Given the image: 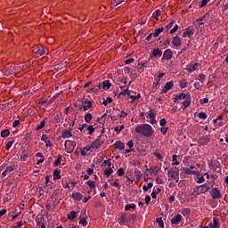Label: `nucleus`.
<instances>
[{
    "label": "nucleus",
    "instance_id": "nucleus-49",
    "mask_svg": "<svg viewBox=\"0 0 228 228\" xmlns=\"http://www.w3.org/2000/svg\"><path fill=\"white\" fill-rule=\"evenodd\" d=\"M126 174V172L124 171V168L120 167L118 169L117 171V175H118V177H122V175H124Z\"/></svg>",
    "mask_w": 228,
    "mask_h": 228
},
{
    "label": "nucleus",
    "instance_id": "nucleus-42",
    "mask_svg": "<svg viewBox=\"0 0 228 228\" xmlns=\"http://www.w3.org/2000/svg\"><path fill=\"white\" fill-rule=\"evenodd\" d=\"M136 218H137L136 214H131L128 216L127 220L128 222H132L133 224H134V222H136Z\"/></svg>",
    "mask_w": 228,
    "mask_h": 228
},
{
    "label": "nucleus",
    "instance_id": "nucleus-7",
    "mask_svg": "<svg viewBox=\"0 0 228 228\" xmlns=\"http://www.w3.org/2000/svg\"><path fill=\"white\" fill-rule=\"evenodd\" d=\"M177 176H179V167H175V168H170L168 171V177L175 179Z\"/></svg>",
    "mask_w": 228,
    "mask_h": 228
},
{
    "label": "nucleus",
    "instance_id": "nucleus-60",
    "mask_svg": "<svg viewBox=\"0 0 228 228\" xmlns=\"http://www.w3.org/2000/svg\"><path fill=\"white\" fill-rule=\"evenodd\" d=\"M41 140H42V142H47L49 140V137H48L47 134H43L42 136H41Z\"/></svg>",
    "mask_w": 228,
    "mask_h": 228
},
{
    "label": "nucleus",
    "instance_id": "nucleus-19",
    "mask_svg": "<svg viewBox=\"0 0 228 228\" xmlns=\"http://www.w3.org/2000/svg\"><path fill=\"white\" fill-rule=\"evenodd\" d=\"M199 62L194 63L193 65H188L186 68L187 72L191 73L194 70H197V67H199Z\"/></svg>",
    "mask_w": 228,
    "mask_h": 228
},
{
    "label": "nucleus",
    "instance_id": "nucleus-35",
    "mask_svg": "<svg viewBox=\"0 0 228 228\" xmlns=\"http://www.w3.org/2000/svg\"><path fill=\"white\" fill-rule=\"evenodd\" d=\"M77 213L76 211H71L68 215V220H75V218H77Z\"/></svg>",
    "mask_w": 228,
    "mask_h": 228
},
{
    "label": "nucleus",
    "instance_id": "nucleus-20",
    "mask_svg": "<svg viewBox=\"0 0 228 228\" xmlns=\"http://www.w3.org/2000/svg\"><path fill=\"white\" fill-rule=\"evenodd\" d=\"M172 45L175 47H179L181 45V37H179V36H176L173 38Z\"/></svg>",
    "mask_w": 228,
    "mask_h": 228
},
{
    "label": "nucleus",
    "instance_id": "nucleus-52",
    "mask_svg": "<svg viewBox=\"0 0 228 228\" xmlns=\"http://www.w3.org/2000/svg\"><path fill=\"white\" fill-rule=\"evenodd\" d=\"M61 163V155H59L57 159L53 162L54 167H58Z\"/></svg>",
    "mask_w": 228,
    "mask_h": 228
},
{
    "label": "nucleus",
    "instance_id": "nucleus-55",
    "mask_svg": "<svg viewBox=\"0 0 228 228\" xmlns=\"http://www.w3.org/2000/svg\"><path fill=\"white\" fill-rule=\"evenodd\" d=\"M186 86H188V82H186V80H182L180 82V88H186Z\"/></svg>",
    "mask_w": 228,
    "mask_h": 228
},
{
    "label": "nucleus",
    "instance_id": "nucleus-8",
    "mask_svg": "<svg viewBox=\"0 0 228 228\" xmlns=\"http://www.w3.org/2000/svg\"><path fill=\"white\" fill-rule=\"evenodd\" d=\"M174 56V53L170 50V49H167L166 51H164L163 53V56H162V61H169V60Z\"/></svg>",
    "mask_w": 228,
    "mask_h": 228
},
{
    "label": "nucleus",
    "instance_id": "nucleus-31",
    "mask_svg": "<svg viewBox=\"0 0 228 228\" xmlns=\"http://www.w3.org/2000/svg\"><path fill=\"white\" fill-rule=\"evenodd\" d=\"M113 168H115L114 166L110 167L109 168L105 169V170H104V175H105L107 177H110V175H111V174H113Z\"/></svg>",
    "mask_w": 228,
    "mask_h": 228
},
{
    "label": "nucleus",
    "instance_id": "nucleus-24",
    "mask_svg": "<svg viewBox=\"0 0 228 228\" xmlns=\"http://www.w3.org/2000/svg\"><path fill=\"white\" fill-rule=\"evenodd\" d=\"M183 172L186 175H196L197 171L191 170L190 167H183Z\"/></svg>",
    "mask_w": 228,
    "mask_h": 228
},
{
    "label": "nucleus",
    "instance_id": "nucleus-29",
    "mask_svg": "<svg viewBox=\"0 0 228 228\" xmlns=\"http://www.w3.org/2000/svg\"><path fill=\"white\" fill-rule=\"evenodd\" d=\"M47 120V118H45L44 120L40 122V124L37 125L36 127V131H40V129H44L45 127V121Z\"/></svg>",
    "mask_w": 228,
    "mask_h": 228
},
{
    "label": "nucleus",
    "instance_id": "nucleus-59",
    "mask_svg": "<svg viewBox=\"0 0 228 228\" xmlns=\"http://www.w3.org/2000/svg\"><path fill=\"white\" fill-rule=\"evenodd\" d=\"M173 162L172 165H179V161H177V155H173Z\"/></svg>",
    "mask_w": 228,
    "mask_h": 228
},
{
    "label": "nucleus",
    "instance_id": "nucleus-32",
    "mask_svg": "<svg viewBox=\"0 0 228 228\" xmlns=\"http://www.w3.org/2000/svg\"><path fill=\"white\" fill-rule=\"evenodd\" d=\"M15 143V138H11V140L6 143L5 149L6 151H10L12 149V146Z\"/></svg>",
    "mask_w": 228,
    "mask_h": 228
},
{
    "label": "nucleus",
    "instance_id": "nucleus-23",
    "mask_svg": "<svg viewBox=\"0 0 228 228\" xmlns=\"http://www.w3.org/2000/svg\"><path fill=\"white\" fill-rule=\"evenodd\" d=\"M71 197H72V199H73L74 200L79 201V200H82V199H83V194H81V192H73V193L71 194Z\"/></svg>",
    "mask_w": 228,
    "mask_h": 228
},
{
    "label": "nucleus",
    "instance_id": "nucleus-44",
    "mask_svg": "<svg viewBox=\"0 0 228 228\" xmlns=\"http://www.w3.org/2000/svg\"><path fill=\"white\" fill-rule=\"evenodd\" d=\"M86 184H87V186H89V188H91V190H95V182H94V181H87L86 183Z\"/></svg>",
    "mask_w": 228,
    "mask_h": 228
},
{
    "label": "nucleus",
    "instance_id": "nucleus-11",
    "mask_svg": "<svg viewBox=\"0 0 228 228\" xmlns=\"http://www.w3.org/2000/svg\"><path fill=\"white\" fill-rule=\"evenodd\" d=\"M183 220V216L181 214H177L171 219L172 225H179V222Z\"/></svg>",
    "mask_w": 228,
    "mask_h": 228
},
{
    "label": "nucleus",
    "instance_id": "nucleus-57",
    "mask_svg": "<svg viewBox=\"0 0 228 228\" xmlns=\"http://www.w3.org/2000/svg\"><path fill=\"white\" fill-rule=\"evenodd\" d=\"M179 29V25H175V27L169 31L170 35H174Z\"/></svg>",
    "mask_w": 228,
    "mask_h": 228
},
{
    "label": "nucleus",
    "instance_id": "nucleus-41",
    "mask_svg": "<svg viewBox=\"0 0 228 228\" xmlns=\"http://www.w3.org/2000/svg\"><path fill=\"white\" fill-rule=\"evenodd\" d=\"M156 222H157V224H159V226L160 228H165V223H163V218L158 217V218L156 219Z\"/></svg>",
    "mask_w": 228,
    "mask_h": 228
},
{
    "label": "nucleus",
    "instance_id": "nucleus-16",
    "mask_svg": "<svg viewBox=\"0 0 228 228\" xmlns=\"http://www.w3.org/2000/svg\"><path fill=\"white\" fill-rule=\"evenodd\" d=\"M94 150L91 145H86L80 151L81 156H86V152H92Z\"/></svg>",
    "mask_w": 228,
    "mask_h": 228
},
{
    "label": "nucleus",
    "instance_id": "nucleus-27",
    "mask_svg": "<svg viewBox=\"0 0 228 228\" xmlns=\"http://www.w3.org/2000/svg\"><path fill=\"white\" fill-rule=\"evenodd\" d=\"M14 167L13 166H9L7 167L2 173V177H6V174H8V172H13Z\"/></svg>",
    "mask_w": 228,
    "mask_h": 228
},
{
    "label": "nucleus",
    "instance_id": "nucleus-48",
    "mask_svg": "<svg viewBox=\"0 0 228 228\" xmlns=\"http://www.w3.org/2000/svg\"><path fill=\"white\" fill-rule=\"evenodd\" d=\"M198 79L199 81H200V83L204 84V81H206V75H204L203 73L200 74L198 76Z\"/></svg>",
    "mask_w": 228,
    "mask_h": 228
},
{
    "label": "nucleus",
    "instance_id": "nucleus-58",
    "mask_svg": "<svg viewBox=\"0 0 228 228\" xmlns=\"http://www.w3.org/2000/svg\"><path fill=\"white\" fill-rule=\"evenodd\" d=\"M151 174H154V175H157L158 173L159 172V169H158V167H155L154 168H151Z\"/></svg>",
    "mask_w": 228,
    "mask_h": 228
},
{
    "label": "nucleus",
    "instance_id": "nucleus-61",
    "mask_svg": "<svg viewBox=\"0 0 228 228\" xmlns=\"http://www.w3.org/2000/svg\"><path fill=\"white\" fill-rule=\"evenodd\" d=\"M112 186H114V188H120V183H118V179H116L114 181V183H112Z\"/></svg>",
    "mask_w": 228,
    "mask_h": 228
},
{
    "label": "nucleus",
    "instance_id": "nucleus-26",
    "mask_svg": "<svg viewBox=\"0 0 228 228\" xmlns=\"http://www.w3.org/2000/svg\"><path fill=\"white\" fill-rule=\"evenodd\" d=\"M152 56L155 58H158V56L161 57L163 56V52L159 50V48L152 50Z\"/></svg>",
    "mask_w": 228,
    "mask_h": 228
},
{
    "label": "nucleus",
    "instance_id": "nucleus-53",
    "mask_svg": "<svg viewBox=\"0 0 228 228\" xmlns=\"http://www.w3.org/2000/svg\"><path fill=\"white\" fill-rule=\"evenodd\" d=\"M79 225H84V226L88 225V221H86V218L80 219Z\"/></svg>",
    "mask_w": 228,
    "mask_h": 228
},
{
    "label": "nucleus",
    "instance_id": "nucleus-62",
    "mask_svg": "<svg viewBox=\"0 0 228 228\" xmlns=\"http://www.w3.org/2000/svg\"><path fill=\"white\" fill-rule=\"evenodd\" d=\"M159 126H161V127L167 126V119L166 118L160 119Z\"/></svg>",
    "mask_w": 228,
    "mask_h": 228
},
{
    "label": "nucleus",
    "instance_id": "nucleus-2",
    "mask_svg": "<svg viewBox=\"0 0 228 228\" xmlns=\"http://www.w3.org/2000/svg\"><path fill=\"white\" fill-rule=\"evenodd\" d=\"M211 186L208 183L201 184L200 186H196L191 192L192 197H199V195H202V193H208Z\"/></svg>",
    "mask_w": 228,
    "mask_h": 228
},
{
    "label": "nucleus",
    "instance_id": "nucleus-30",
    "mask_svg": "<svg viewBox=\"0 0 228 228\" xmlns=\"http://www.w3.org/2000/svg\"><path fill=\"white\" fill-rule=\"evenodd\" d=\"M181 214L183 215V216H189L190 215H191V209L188 208H183Z\"/></svg>",
    "mask_w": 228,
    "mask_h": 228
},
{
    "label": "nucleus",
    "instance_id": "nucleus-47",
    "mask_svg": "<svg viewBox=\"0 0 228 228\" xmlns=\"http://www.w3.org/2000/svg\"><path fill=\"white\" fill-rule=\"evenodd\" d=\"M198 117H199V118H201L202 120H206V118H208V114H206V112H200Z\"/></svg>",
    "mask_w": 228,
    "mask_h": 228
},
{
    "label": "nucleus",
    "instance_id": "nucleus-64",
    "mask_svg": "<svg viewBox=\"0 0 228 228\" xmlns=\"http://www.w3.org/2000/svg\"><path fill=\"white\" fill-rule=\"evenodd\" d=\"M168 131V127H161L160 128V133H162V134H167V132Z\"/></svg>",
    "mask_w": 228,
    "mask_h": 228
},
{
    "label": "nucleus",
    "instance_id": "nucleus-63",
    "mask_svg": "<svg viewBox=\"0 0 228 228\" xmlns=\"http://www.w3.org/2000/svg\"><path fill=\"white\" fill-rule=\"evenodd\" d=\"M154 156H156L157 159H163V156L159 152H154Z\"/></svg>",
    "mask_w": 228,
    "mask_h": 228
},
{
    "label": "nucleus",
    "instance_id": "nucleus-37",
    "mask_svg": "<svg viewBox=\"0 0 228 228\" xmlns=\"http://www.w3.org/2000/svg\"><path fill=\"white\" fill-rule=\"evenodd\" d=\"M130 209H136V205L132 203L125 206V211H130Z\"/></svg>",
    "mask_w": 228,
    "mask_h": 228
},
{
    "label": "nucleus",
    "instance_id": "nucleus-10",
    "mask_svg": "<svg viewBox=\"0 0 228 228\" xmlns=\"http://www.w3.org/2000/svg\"><path fill=\"white\" fill-rule=\"evenodd\" d=\"M193 35H194L193 27H189L185 28V31L183 33V37L186 38V37H188V38H191Z\"/></svg>",
    "mask_w": 228,
    "mask_h": 228
},
{
    "label": "nucleus",
    "instance_id": "nucleus-45",
    "mask_svg": "<svg viewBox=\"0 0 228 228\" xmlns=\"http://www.w3.org/2000/svg\"><path fill=\"white\" fill-rule=\"evenodd\" d=\"M124 0H113L112 8H117V6H118V4H122Z\"/></svg>",
    "mask_w": 228,
    "mask_h": 228
},
{
    "label": "nucleus",
    "instance_id": "nucleus-1",
    "mask_svg": "<svg viewBox=\"0 0 228 228\" xmlns=\"http://www.w3.org/2000/svg\"><path fill=\"white\" fill-rule=\"evenodd\" d=\"M135 133L142 134L144 138H151L154 134V130L151 125L143 124L135 127Z\"/></svg>",
    "mask_w": 228,
    "mask_h": 228
},
{
    "label": "nucleus",
    "instance_id": "nucleus-51",
    "mask_svg": "<svg viewBox=\"0 0 228 228\" xmlns=\"http://www.w3.org/2000/svg\"><path fill=\"white\" fill-rule=\"evenodd\" d=\"M146 63H147V61H141V62L139 63V65H140L139 70L143 71V69H147V66H145Z\"/></svg>",
    "mask_w": 228,
    "mask_h": 228
},
{
    "label": "nucleus",
    "instance_id": "nucleus-50",
    "mask_svg": "<svg viewBox=\"0 0 228 228\" xmlns=\"http://www.w3.org/2000/svg\"><path fill=\"white\" fill-rule=\"evenodd\" d=\"M88 134H94V132L95 131V128L94 126L90 125L87 126Z\"/></svg>",
    "mask_w": 228,
    "mask_h": 228
},
{
    "label": "nucleus",
    "instance_id": "nucleus-14",
    "mask_svg": "<svg viewBox=\"0 0 228 228\" xmlns=\"http://www.w3.org/2000/svg\"><path fill=\"white\" fill-rule=\"evenodd\" d=\"M83 104H86V105H83L82 107H79V111H81V110H84V111H87L89 108H92V102L91 101H85L83 102Z\"/></svg>",
    "mask_w": 228,
    "mask_h": 228
},
{
    "label": "nucleus",
    "instance_id": "nucleus-43",
    "mask_svg": "<svg viewBox=\"0 0 228 228\" xmlns=\"http://www.w3.org/2000/svg\"><path fill=\"white\" fill-rule=\"evenodd\" d=\"M208 167L210 168H213V170H215L216 172H220V166H216L215 164H213V162H211Z\"/></svg>",
    "mask_w": 228,
    "mask_h": 228
},
{
    "label": "nucleus",
    "instance_id": "nucleus-4",
    "mask_svg": "<svg viewBox=\"0 0 228 228\" xmlns=\"http://www.w3.org/2000/svg\"><path fill=\"white\" fill-rule=\"evenodd\" d=\"M102 143H104V140H102V135L98 136L96 140H94L92 143H91V149H93V151H95L97 149H101V147H102Z\"/></svg>",
    "mask_w": 228,
    "mask_h": 228
},
{
    "label": "nucleus",
    "instance_id": "nucleus-15",
    "mask_svg": "<svg viewBox=\"0 0 228 228\" xmlns=\"http://www.w3.org/2000/svg\"><path fill=\"white\" fill-rule=\"evenodd\" d=\"M208 225L210 228H219L220 221H218V218L213 217V222H211Z\"/></svg>",
    "mask_w": 228,
    "mask_h": 228
},
{
    "label": "nucleus",
    "instance_id": "nucleus-9",
    "mask_svg": "<svg viewBox=\"0 0 228 228\" xmlns=\"http://www.w3.org/2000/svg\"><path fill=\"white\" fill-rule=\"evenodd\" d=\"M173 88H174V82L173 81L167 82L164 87L162 88L160 94H167V92H168L169 90H172Z\"/></svg>",
    "mask_w": 228,
    "mask_h": 228
},
{
    "label": "nucleus",
    "instance_id": "nucleus-18",
    "mask_svg": "<svg viewBox=\"0 0 228 228\" xmlns=\"http://www.w3.org/2000/svg\"><path fill=\"white\" fill-rule=\"evenodd\" d=\"M190 94H185L183 93L180 94H176L174 98V102H177V101H182V99H186Z\"/></svg>",
    "mask_w": 228,
    "mask_h": 228
},
{
    "label": "nucleus",
    "instance_id": "nucleus-21",
    "mask_svg": "<svg viewBox=\"0 0 228 228\" xmlns=\"http://www.w3.org/2000/svg\"><path fill=\"white\" fill-rule=\"evenodd\" d=\"M114 146L116 149H118L119 151H124V149H126V145L121 141H117L114 143Z\"/></svg>",
    "mask_w": 228,
    "mask_h": 228
},
{
    "label": "nucleus",
    "instance_id": "nucleus-33",
    "mask_svg": "<svg viewBox=\"0 0 228 228\" xmlns=\"http://www.w3.org/2000/svg\"><path fill=\"white\" fill-rule=\"evenodd\" d=\"M62 138H72V132L69 131V130H65L64 132H62L61 134Z\"/></svg>",
    "mask_w": 228,
    "mask_h": 228
},
{
    "label": "nucleus",
    "instance_id": "nucleus-5",
    "mask_svg": "<svg viewBox=\"0 0 228 228\" xmlns=\"http://www.w3.org/2000/svg\"><path fill=\"white\" fill-rule=\"evenodd\" d=\"M47 48H45L43 45H37L33 49V53L36 54V56H44L45 53H47Z\"/></svg>",
    "mask_w": 228,
    "mask_h": 228
},
{
    "label": "nucleus",
    "instance_id": "nucleus-17",
    "mask_svg": "<svg viewBox=\"0 0 228 228\" xmlns=\"http://www.w3.org/2000/svg\"><path fill=\"white\" fill-rule=\"evenodd\" d=\"M185 99V101L182 102V104L184 107V109L188 108L191 104V96L188 94V96Z\"/></svg>",
    "mask_w": 228,
    "mask_h": 228
},
{
    "label": "nucleus",
    "instance_id": "nucleus-40",
    "mask_svg": "<svg viewBox=\"0 0 228 228\" xmlns=\"http://www.w3.org/2000/svg\"><path fill=\"white\" fill-rule=\"evenodd\" d=\"M92 118H93L92 113H87L85 116V122H86V124H90V122H92Z\"/></svg>",
    "mask_w": 228,
    "mask_h": 228
},
{
    "label": "nucleus",
    "instance_id": "nucleus-54",
    "mask_svg": "<svg viewBox=\"0 0 228 228\" xmlns=\"http://www.w3.org/2000/svg\"><path fill=\"white\" fill-rule=\"evenodd\" d=\"M211 0H201V3L200 4V8H204L209 3Z\"/></svg>",
    "mask_w": 228,
    "mask_h": 228
},
{
    "label": "nucleus",
    "instance_id": "nucleus-34",
    "mask_svg": "<svg viewBox=\"0 0 228 228\" xmlns=\"http://www.w3.org/2000/svg\"><path fill=\"white\" fill-rule=\"evenodd\" d=\"M163 31H165V28H160L155 29L154 33H152L154 38L159 37V34H160V33H163Z\"/></svg>",
    "mask_w": 228,
    "mask_h": 228
},
{
    "label": "nucleus",
    "instance_id": "nucleus-12",
    "mask_svg": "<svg viewBox=\"0 0 228 228\" xmlns=\"http://www.w3.org/2000/svg\"><path fill=\"white\" fill-rule=\"evenodd\" d=\"M5 76H13L15 74V68L13 66H8L4 69Z\"/></svg>",
    "mask_w": 228,
    "mask_h": 228
},
{
    "label": "nucleus",
    "instance_id": "nucleus-36",
    "mask_svg": "<svg viewBox=\"0 0 228 228\" xmlns=\"http://www.w3.org/2000/svg\"><path fill=\"white\" fill-rule=\"evenodd\" d=\"M126 222H127V215L126 213H123L120 216V224H122V225H124V224H126Z\"/></svg>",
    "mask_w": 228,
    "mask_h": 228
},
{
    "label": "nucleus",
    "instance_id": "nucleus-13",
    "mask_svg": "<svg viewBox=\"0 0 228 228\" xmlns=\"http://www.w3.org/2000/svg\"><path fill=\"white\" fill-rule=\"evenodd\" d=\"M209 142H210L209 137H208V135H204L199 139L198 143H200V145L204 146V145H208Z\"/></svg>",
    "mask_w": 228,
    "mask_h": 228
},
{
    "label": "nucleus",
    "instance_id": "nucleus-38",
    "mask_svg": "<svg viewBox=\"0 0 228 228\" xmlns=\"http://www.w3.org/2000/svg\"><path fill=\"white\" fill-rule=\"evenodd\" d=\"M0 136H2V138H8V136H10V130H3L0 134Z\"/></svg>",
    "mask_w": 228,
    "mask_h": 228
},
{
    "label": "nucleus",
    "instance_id": "nucleus-39",
    "mask_svg": "<svg viewBox=\"0 0 228 228\" xmlns=\"http://www.w3.org/2000/svg\"><path fill=\"white\" fill-rule=\"evenodd\" d=\"M111 102H113V98L111 97H107L106 100H104L102 104H103V106H108V104H111Z\"/></svg>",
    "mask_w": 228,
    "mask_h": 228
},
{
    "label": "nucleus",
    "instance_id": "nucleus-22",
    "mask_svg": "<svg viewBox=\"0 0 228 228\" xmlns=\"http://www.w3.org/2000/svg\"><path fill=\"white\" fill-rule=\"evenodd\" d=\"M61 170L60 169H55L53 171V181H58V179H61Z\"/></svg>",
    "mask_w": 228,
    "mask_h": 228
},
{
    "label": "nucleus",
    "instance_id": "nucleus-3",
    "mask_svg": "<svg viewBox=\"0 0 228 228\" xmlns=\"http://www.w3.org/2000/svg\"><path fill=\"white\" fill-rule=\"evenodd\" d=\"M76 145L77 143L74 141H66L64 143L66 152H68V154L74 152V150L76 149Z\"/></svg>",
    "mask_w": 228,
    "mask_h": 228
},
{
    "label": "nucleus",
    "instance_id": "nucleus-25",
    "mask_svg": "<svg viewBox=\"0 0 228 228\" xmlns=\"http://www.w3.org/2000/svg\"><path fill=\"white\" fill-rule=\"evenodd\" d=\"M28 158H29V151H23L20 155V160L21 161H28Z\"/></svg>",
    "mask_w": 228,
    "mask_h": 228
},
{
    "label": "nucleus",
    "instance_id": "nucleus-56",
    "mask_svg": "<svg viewBox=\"0 0 228 228\" xmlns=\"http://www.w3.org/2000/svg\"><path fill=\"white\" fill-rule=\"evenodd\" d=\"M204 181H206L204 179V176L198 175V180L196 181V183H198V184H202V183H204Z\"/></svg>",
    "mask_w": 228,
    "mask_h": 228
},
{
    "label": "nucleus",
    "instance_id": "nucleus-46",
    "mask_svg": "<svg viewBox=\"0 0 228 228\" xmlns=\"http://www.w3.org/2000/svg\"><path fill=\"white\" fill-rule=\"evenodd\" d=\"M142 94H138L137 95H130V102H133L134 101H136L137 99H141Z\"/></svg>",
    "mask_w": 228,
    "mask_h": 228
},
{
    "label": "nucleus",
    "instance_id": "nucleus-28",
    "mask_svg": "<svg viewBox=\"0 0 228 228\" xmlns=\"http://www.w3.org/2000/svg\"><path fill=\"white\" fill-rule=\"evenodd\" d=\"M111 88V83L110 80H104L102 82V90H110Z\"/></svg>",
    "mask_w": 228,
    "mask_h": 228
},
{
    "label": "nucleus",
    "instance_id": "nucleus-6",
    "mask_svg": "<svg viewBox=\"0 0 228 228\" xmlns=\"http://www.w3.org/2000/svg\"><path fill=\"white\" fill-rule=\"evenodd\" d=\"M210 195L213 200L222 199V192L220 191V189L216 188V187L212 188V190L210 191Z\"/></svg>",
    "mask_w": 228,
    "mask_h": 228
}]
</instances>
